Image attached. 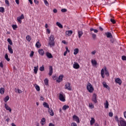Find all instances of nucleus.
<instances>
[{
  "mask_svg": "<svg viewBox=\"0 0 126 126\" xmlns=\"http://www.w3.org/2000/svg\"><path fill=\"white\" fill-rule=\"evenodd\" d=\"M105 74L106 76H109V71L107 70V67L106 66H104V68H102L101 70V75L102 78L105 77Z\"/></svg>",
  "mask_w": 126,
  "mask_h": 126,
  "instance_id": "obj_1",
  "label": "nucleus"
},
{
  "mask_svg": "<svg viewBox=\"0 0 126 126\" xmlns=\"http://www.w3.org/2000/svg\"><path fill=\"white\" fill-rule=\"evenodd\" d=\"M49 39V45L50 46V47H54V46H55V36L54 35L51 34Z\"/></svg>",
  "mask_w": 126,
  "mask_h": 126,
  "instance_id": "obj_2",
  "label": "nucleus"
},
{
  "mask_svg": "<svg viewBox=\"0 0 126 126\" xmlns=\"http://www.w3.org/2000/svg\"><path fill=\"white\" fill-rule=\"evenodd\" d=\"M87 90L90 93H93L94 91V88L93 86L90 83H88L87 84Z\"/></svg>",
  "mask_w": 126,
  "mask_h": 126,
  "instance_id": "obj_3",
  "label": "nucleus"
},
{
  "mask_svg": "<svg viewBox=\"0 0 126 126\" xmlns=\"http://www.w3.org/2000/svg\"><path fill=\"white\" fill-rule=\"evenodd\" d=\"M119 126H126V121L122 117L119 118Z\"/></svg>",
  "mask_w": 126,
  "mask_h": 126,
  "instance_id": "obj_4",
  "label": "nucleus"
},
{
  "mask_svg": "<svg viewBox=\"0 0 126 126\" xmlns=\"http://www.w3.org/2000/svg\"><path fill=\"white\" fill-rule=\"evenodd\" d=\"M64 89L68 90L69 91H71L72 88L71 86H70V83L68 82L66 83L64 86Z\"/></svg>",
  "mask_w": 126,
  "mask_h": 126,
  "instance_id": "obj_5",
  "label": "nucleus"
},
{
  "mask_svg": "<svg viewBox=\"0 0 126 126\" xmlns=\"http://www.w3.org/2000/svg\"><path fill=\"white\" fill-rule=\"evenodd\" d=\"M92 101L94 102L95 104L97 103L98 101H97V94H94L93 96L92 97Z\"/></svg>",
  "mask_w": 126,
  "mask_h": 126,
  "instance_id": "obj_6",
  "label": "nucleus"
},
{
  "mask_svg": "<svg viewBox=\"0 0 126 126\" xmlns=\"http://www.w3.org/2000/svg\"><path fill=\"white\" fill-rule=\"evenodd\" d=\"M22 19H24V15H23V14H22V15L17 17V21L18 22H19V23H22Z\"/></svg>",
  "mask_w": 126,
  "mask_h": 126,
  "instance_id": "obj_7",
  "label": "nucleus"
},
{
  "mask_svg": "<svg viewBox=\"0 0 126 126\" xmlns=\"http://www.w3.org/2000/svg\"><path fill=\"white\" fill-rule=\"evenodd\" d=\"M59 100L62 101V102H64L65 101V98H64V96H63V94L60 93L59 94Z\"/></svg>",
  "mask_w": 126,
  "mask_h": 126,
  "instance_id": "obj_8",
  "label": "nucleus"
},
{
  "mask_svg": "<svg viewBox=\"0 0 126 126\" xmlns=\"http://www.w3.org/2000/svg\"><path fill=\"white\" fill-rule=\"evenodd\" d=\"M72 118L73 121L76 122L77 124H79V123H80V121L79 120V117H78L77 116L74 115Z\"/></svg>",
  "mask_w": 126,
  "mask_h": 126,
  "instance_id": "obj_9",
  "label": "nucleus"
},
{
  "mask_svg": "<svg viewBox=\"0 0 126 126\" xmlns=\"http://www.w3.org/2000/svg\"><path fill=\"white\" fill-rule=\"evenodd\" d=\"M63 75H61L59 76L58 78L56 79L57 82L60 83V82H62L63 81Z\"/></svg>",
  "mask_w": 126,
  "mask_h": 126,
  "instance_id": "obj_10",
  "label": "nucleus"
},
{
  "mask_svg": "<svg viewBox=\"0 0 126 126\" xmlns=\"http://www.w3.org/2000/svg\"><path fill=\"white\" fill-rule=\"evenodd\" d=\"M105 35H106L107 38H113L112 33L109 32H105Z\"/></svg>",
  "mask_w": 126,
  "mask_h": 126,
  "instance_id": "obj_11",
  "label": "nucleus"
},
{
  "mask_svg": "<svg viewBox=\"0 0 126 126\" xmlns=\"http://www.w3.org/2000/svg\"><path fill=\"white\" fill-rule=\"evenodd\" d=\"M73 67L74 68H75V69H78V68H79V67H80V66L79 65V64H78V63H75L73 64Z\"/></svg>",
  "mask_w": 126,
  "mask_h": 126,
  "instance_id": "obj_12",
  "label": "nucleus"
},
{
  "mask_svg": "<svg viewBox=\"0 0 126 126\" xmlns=\"http://www.w3.org/2000/svg\"><path fill=\"white\" fill-rule=\"evenodd\" d=\"M72 33H73L72 31H66V32H65L66 36L69 37L71 35H72Z\"/></svg>",
  "mask_w": 126,
  "mask_h": 126,
  "instance_id": "obj_13",
  "label": "nucleus"
},
{
  "mask_svg": "<svg viewBox=\"0 0 126 126\" xmlns=\"http://www.w3.org/2000/svg\"><path fill=\"white\" fill-rule=\"evenodd\" d=\"M4 108L7 110V111H9L10 113H11V108L9 107L8 105H7V103H4Z\"/></svg>",
  "mask_w": 126,
  "mask_h": 126,
  "instance_id": "obj_14",
  "label": "nucleus"
},
{
  "mask_svg": "<svg viewBox=\"0 0 126 126\" xmlns=\"http://www.w3.org/2000/svg\"><path fill=\"white\" fill-rule=\"evenodd\" d=\"M8 50L10 54H13V50L12 49V47L10 45H8Z\"/></svg>",
  "mask_w": 126,
  "mask_h": 126,
  "instance_id": "obj_15",
  "label": "nucleus"
},
{
  "mask_svg": "<svg viewBox=\"0 0 126 126\" xmlns=\"http://www.w3.org/2000/svg\"><path fill=\"white\" fill-rule=\"evenodd\" d=\"M115 82L116 83H118V84H119V85H121L122 82V80H121L120 78H117L115 79Z\"/></svg>",
  "mask_w": 126,
  "mask_h": 126,
  "instance_id": "obj_16",
  "label": "nucleus"
},
{
  "mask_svg": "<svg viewBox=\"0 0 126 126\" xmlns=\"http://www.w3.org/2000/svg\"><path fill=\"white\" fill-rule=\"evenodd\" d=\"M45 55L48 59H53V55H52V54H51L50 52H46L45 53Z\"/></svg>",
  "mask_w": 126,
  "mask_h": 126,
  "instance_id": "obj_17",
  "label": "nucleus"
},
{
  "mask_svg": "<svg viewBox=\"0 0 126 126\" xmlns=\"http://www.w3.org/2000/svg\"><path fill=\"white\" fill-rule=\"evenodd\" d=\"M52 74H53V66H49V76H52Z\"/></svg>",
  "mask_w": 126,
  "mask_h": 126,
  "instance_id": "obj_18",
  "label": "nucleus"
},
{
  "mask_svg": "<svg viewBox=\"0 0 126 126\" xmlns=\"http://www.w3.org/2000/svg\"><path fill=\"white\" fill-rule=\"evenodd\" d=\"M38 53L40 56H44L45 55V52H44L43 49H39L38 50Z\"/></svg>",
  "mask_w": 126,
  "mask_h": 126,
  "instance_id": "obj_19",
  "label": "nucleus"
},
{
  "mask_svg": "<svg viewBox=\"0 0 126 126\" xmlns=\"http://www.w3.org/2000/svg\"><path fill=\"white\" fill-rule=\"evenodd\" d=\"M40 124L41 126H44L45 124H46V119L45 118H42L41 121H40Z\"/></svg>",
  "mask_w": 126,
  "mask_h": 126,
  "instance_id": "obj_20",
  "label": "nucleus"
},
{
  "mask_svg": "<svg viewBox=\"0 0 126 126\" xmlns=\"http://www.w3.org/2000/svg\"><path fill=\"white\" fill-rule=\"evenodd\" d=\"M95 124V119L94 118H92L91 120L90 121V125L91 126H93Z\"/></svg>",
  "mask_w": 126,
  "mask_h": 126,
  "instance_id": "obj_21",
  "label": "nucleus"
},
{
  "mask_svg": "<svg viewBox=\"0 0 126 126\" xmlns=\"http://www.w3.org/2000/svg\"><path fill=\"white\" fill-rule=\"evenodd\" d=\"M48 112L50 113V116H54V111H53V109H52V108H49Z\"/></svg>",
  "mask_w": 126,
  "mask_h": 126,
  "instance_id": "obj_22",
  "label": "nucleus"
},
{
  "mask_svg": "<svg viewBox=\"0 0 126 126\" xmlns=\"http://www.w3.org/2000/svg\"><path fill=\"white\" fill-rule=\"evenodd\" d=\"M92 63L94 66H95V65H97V62L95 60H92Z\"/></svg>",
  "mask_w": 126,
  "mask_h": 126,
  "instance_id": "obj_23",
  "label": "nucleus"
},
{
  "mask_svg": "<svg viewBox=\"0 0 126 126\" xmlns=\"http://www.w3.org/2000/svg\"><path fill=\"white\" fill-rule=\"evenodd\" d=\"M56 25H57V26H58V27H59V28H61V29L63 28V25H62V24H61L59 22H57L56 23Z\"/></svg>",
  "mask_w": 126,
  "mask_h": 126,
  "instance_id": "obj_24",
  "label": "nucleus"
},
{
  "mask_svg": "<svg viewBox=\"0 0 126 126\" xmlns=\"http://www.w3.org/2000/svg\"><path fill=\"white\" fill-rule=\"evenodd\" d=\"M26 39L27 40H28V42H30L31 40L32 39V38L29 35H27L26 37Z\"/></svg>",
  "mask_w": 126,
  "mask_h": 126,
  "instance_id": "obj_25",
  "label": "nucleus"
},
{
  "mask_svg": "<svg viewBox=\"0 0 126 126\" xmlns=\"http://www.w3.org/2000/svg\"><path fill=\"white\" fill-rule=\"evenodd\" d=\"M0 94L1 95H3V94H4V88H0Z\"/></svg>",
  "mask_w": 126,
  "mask_h": 126,
  "instance_id": "obj_26",
  "label": "nucleus"
},
{
  "mask_svg": "<svg viewBox=\"0 0 126 126\" xmlns=\"http://www.w3.org/2000/svg\"><path fill=\"white\" fill-rule=\"evenodd\" d=\"M35 47H36L37 48H41V43H40V42H36L35 44Z\"/></svg>",
  "mask_w": 126,
  "mask_h": 126,
  "instance_id": "obj_27",
  "label": "nucleus"
},
{
  "mask_svg": "<svg viewBox=\"0 0 126 126\" xmlns=\"http://www.w3.org/2000/svg\"><path fill=\"white\" fill-rule=\"evenodd\" d=\"M33 71L35 74H37V73L38 72V66L34 67Z\"/></svg>",
  "mask_w": 126,
  "mask_h": 126,
  "instance_id": "obj_28",
  "label": "nucleus"
},
{
  "mask_svg": "<svg viewBox=\"0 0 126 126\" xmlns=\"http://www.w3.org/2000/svg\"><path fill=\"white\" fill-rule=\"evenodd\" d=\"M43 106L45 108H47L48 109H50V106H49V104H48V103L47 102H44Z\"/></svg>",
  "mask_w": 126,
  "mask_h": 126,
  "instance_id": "obj_29",
  "label": "nucleus"
},
{
  "mask_svg": "<svg viewBox=\"0 0 126 126\" xmlns=\"http://www.w3.org/2000/svg\"><path fill=\"white\" fill-rule=\"evenodd\" d=\"M78 52H79V49L78 48H76L74 50V55H77L78 54Z\"/></svg>",
  "mask_w": 126,
  "mask_h": 126,
  "instance_id": "obj_30",
  "label": "nucleus"
},
{
  "mask_svg": "<svg viewBox=\"0 0 126 126\" xmlns=\"http://www.w3.org/2000/svg\"><path fill=\"white\" fill-rule=\"evenodd\" d=\"M8 100H9V96L7 95L3 99V101L6 103V102H7V101H8Z\"/></svg>",
  "mask_w": 126,
  "mask_h": 126,
  "instance_id": "obj_31",
  "label": "nucleus"
},
{
  "mask_svg": "<svg viewBox=\"0 0 126 126\" xmlns=\"http://www.w3.org/2000/svg\"><path fill=\"white\" fill-rule=\"evenodd\" d=\"M4 58L7 62H9V61H10V59L8 58V55H7V54H5Z\"/></svg>",
  "mask_w": 126,
  "mask_h": 126,
  "instance_id": "obj_32",
  "label": "nucleus"
},
{
  "mask_svg": "<svg viewBox=\"0 0 126 126\" xmlns=\"http://www.w3.org/2000/svg\"><path fill=\"white\" fill-rule=\"evenodd\" d=\"M82 35H83V32H82V31H79L78 32L79 38H81V36H82Z\"/></svg>",
  "mask_w": 126,
  "mask_h": 126,
  "instance_id": "obj_33",
  "label": "nucleus"
},
{
  "mask_svg": "<svg viewBox=\"0 0 126 126\" xmlns=\"http://www.w3.org/2000/svg\"><path fill=\"white\" fill-rule=\"evenodd\" d=\"M91 35H92V38H93L94 40H95L96 39V34L94 33L93 32H91Z\"/></svg>",
  "mask_w": 126,
  "mask_h": 126,
  "instance_id": "obj_34",
  "label": "nucleus"
},
{
  "mask_svg": "<svg viewBox=\"0 0 126 126\" xmlns=\"http://www.w3.org/2000/svg\"><path fill=\"white\" fill-rule=\"evenodd\" d=\"M105 105V108L106 109H108V108H109V102H108V101H106V103L104 104Z\"/></svg>",
  "mask_w": 126,
  "mask_h": 126,
  "instance_id": "obj_35",
  "label": "nucleus"
},
{
  "mask_svg": "<svg viewBox=\"0 0 126 126\" xmlns=\"http://www.w3.org/2000/svg\"><path fill=\"white\" fill-rule=\"evenodd\" d=\"M68 108H69V106L68 105H64L62 109L64 111H65V110H66V109H68Z\"/></svg>",
  "mask_w": 126,
  "mask_h": 126,
  "instance_id": "obj_36",
  "label": "nucleus"
},
{
  "mask_svg": "<svg viewBox=\"0 0 126 126\" xmlns=\"http://www.w3.org/2000/svg\"><path fill=\"white\" fill-rule=\"evenodd\" d=\"M91 32L94 31V33H98V30L96 29H94L93 28H91L90 29Z\"/></svg>",
  "mask_w": 126,
  "mask_h": 126,
  "instance_id": "obj_37",
  "label": "nucleus"
},
{
  "mask_svg": "<svg viewBox=\"0 0 126 126\" xmlns=\"http://www.w3.org/2000/svg\"><path fill=\"white\" fill-rule=\"evenodd\" d=\"M7 41L8 43H9V45H11V46H12V45H13L12 41L11 40V39H10V38H8L7 39Z\"/></svg>",
  "mask_w": 126,
  "mask_h": 126,
  "instance_id": "obj_38",
  "label": "nucleus"
},
{
  "mask_svg": "<svg viewBox=\"0 0 126 126\" xmlns=\"http://www.w3.org/2000/svg\"><path fill=\"white\" fill-rule=\"evenodd\" d=\"M102 84H103V87H104V88H108V87H109V86H108V85H107V83L105 82H103L102 83Z\"/></svg>",
  "mask_w": 126,
  "mask_h": 126,
  "instance_id": "obj_39",
  "label": "nucleus"
},
{
  "mask_svg": "<svg viewBox=\"0 0 126 126\" xmlns=\"http://www.w3.org/2000/svg\"><path fill=\"white\" fill-rule=\"evenodd\" d=\"M39 70L40 71H44V70H45V67H44V65H42V66L40 67Z\"/></svg>",
  "mask_w": 126,
  "mask_h": 126,
  "instance_id": "obj_40",
  "label": "nucleus"
},
{
  "mask_svg": "<svg viewBox=\"0 0 126 126\" xmlns=\"http://www.w3.org/2000/svg\"><path fill=\"white\" fill-rule=\"evenodd\" d=\"M0 12L4 13V8L3 7H0Z\"/></svg>",
  "mask_w": 126,
  "mask_h": 126,
  "instance_id": "obj_41",
  "label": "nucleus"
},
{
  "mask_svg": "<svg viewBox=\"0 0 126 126\" xmlns=\"http://www.w3.org/2000/svg\"><path fill=\"white\" fill-rule=\"evenodd\" d=\"M89 108H90V109H94V105H93V104H92V103H89Z\"/></svg>",
  "mask_w": 126,
  "mask_h": 126,
  "instance_id": "obj_42",
  "label": "nucleus"
},
{
  "mask_svg": "<svg viewBox=\"0 0 126 126\" xmlns=\"http://www.w3.org/2000/svg\"><path fill=\"white\" fill-rule=\"evenodd\" d=\"M115 119L116 122H118V125H119V123H120V120H119V117H118V116H115Z\"/></svg>",
  "mask_w": 126,
  "mask_h": 126,
  "instance_id": "obj_43",
  "label": "nucleus"
},
{
  "mask_svg": "<svg viewBox=\"0 0 126 126\" xmlns=\"http://www.w3.org/2000/svg\"><path fill=\"white\" fill-rule=\"evenodd\" d=\"M44 83L45 85H48V84H49V80H48V79H45L44 80Z\"/></svg>",
  "mask_w": 126,
  "mask_h": 126,
  "instance_id": "obj_44",
  "label": "nucleus"
},
{
  "mask_svg": "<svg viewBox=\"0 0 126 126\" xmlns=\"http://www.w3.org/2000/svg\"><path fill=\"white\" fill-rule=\"evenodd\" d=\"M12 27L13 30H16V29L17 28V25H12Z\"/></svg>",
  "mask_w": 126,
  "mask_h": 126,
  "instance_id": "obj_45",
  "label": "nucleus"
},
{
  "mask_svg": "<svg viewBox=\"0 0 126 126\" xmlns=\"http://www.w3.org/2000/svg\"><path fill=\"white\" fill-rule=\"evenodd\" d=\"M35 89L36 91H40V87L38 85H36L35 86Z\"/></svg>",
  "mask_w": 126,
  "mask_h": 126,
  "instance_id": "obj_46",
  "label": "nucleus"
},
{
  "mask_svg": "<svg viewBox=\"0 0 126 126\" xmlns=\"http://www.w3.org/2000/svg\"><path fill=\"white\" fill-rule=\"evenodd\" d=\"M44 3H45V5H46V6H49V2H48V1L47 0H44Z\"/></svg>",
  "mask_w": 126,
  "mask_h": 126,
  "instance_id": "obj_47",
  "label": "nucleus"
},
{
  "mask_svg": "<svg viewBox=\"0 0 126 126\" xmlns=\"http://www.w3.org/2000/svg\"><path fill=\"white\" fill-rule=\"evenodd\" d=\"M5 3L8 6H9V1L8 0H5Z\"/></svg>",
  "mask_w": 126,
  "mask_h": 126,
  "instance_id": "obj_48",
  "label": "nucleus"
},
{
  "mask_svg": "<svg viewBox=\"0 0 126 126\" xmlns=\"http://www.w3.org/2000/svg\"><path fill=\"white\" fill-rule=\"evenodd\" d=\"M33 56H34V51H31V53L30 54V57L31 58H32V57H33Z\"/></svg>",
  "mask_w": 126,
  "mask_h": 126,
  "instance_id": "obj_49",
  "label": "nucleus"
},
{
  "mask_svg": "<svg viewBox=\"0 0 126 126\" xmlns=\"http://www.w3.org/2000/svg\"><path fill=\"white\" fill-rule=\"evenodd\" d=\"M110 22L113 23V24H115L116 23V21L113 19H110Z\"/></svg>",
  "mask_w": 126,
  "mask_h": 126,
  "instance_id": "obj_50",
  "label": "nucleus"
},
{
  "mask_svg": "<svg viewBox=\"0 0 126 126\" xmlns=\"http://www.w3.org/2000/svg\"><path fill=\"white\" fill-rule=\"evenodd\" d=\"M61 11L62 12H66V11H67V9L65 8L62 9Z\"/></svg>",
  "mask_w": 126,
  "mask_h": 126,
  "instance_id": "obj_51",
  "label": "nucleus"
},
{
  "mask_svg": "<svg viewBox=\"0 0 126 126\" xmlns=\"http://www.w3.org/2000/svg\"><path fill=\"white\" fill-rule=\"evenodd\" d=\"M71 126H77V124L76 123L73 122L71 124Z\"/></svg>",
  "mask_w": 126,
  "mask_h": 126,
  "instance_id": "obj_52",
  "label": "nucleus"
},
{
  "mask_svg": "<svg viewBox=\"0 0 126 126\" xmlns=\"http://www.w3.org/2000/svg\"><path fill=\"white\" fill-rule=\"evenodd\" d=\"M123 61H126V57L125 56H123L122 57Z\"/></svg>",
  "mask_w": 126,
  "mask_h": 126,
  "instance_id": "obj_53",
  "label": "nucleus"
},
{
  "mask_svg": "<svg viewBox=\"0 0 126 126\" xmlns=\"http://www.w3.org/2000/svg\"><path fill=\"white\" fill-rule=\"evenodd\" d=\"M110 42H111V43H112V44H114V42H115V40H114V38H111V39H110Z\"/></svg>",
  "mask_w": 126,
  "mask_h": 126,
  "instance_id": "obj_54",
  "label": "nucleus"
},
{
  "mask_svg": "<svg viewBox=\"0 0 126 126\" xmlns=\"http://www.w3.org/2000/svg\"><path fill=\"white\" fill-rule=\"evenodd\" d=\"M113 114L112 112H109V117H113Z\"/></svg>",
  "mask_w": 126,
  "mask_h": 126,
  "instance_id": "obj_55",
  "label": "nucleus"
},
{
  "mask_svg": "<svg viewBox=\"0 0 126 126\" xmlns=\"http://www.w3.org/2000/svg\"><path fill=\"white\" fill-rule=\"evenodd\" d=\"M0 67H1L2 68L3 67V64L2 63V62L0 63Z\"/></svg>",
  "mask_w": 126,
  "mask_h": 126,
  "instance_id": "obj_56",
  "label": "nucleus"
},
{
  "mask_svg": "<svg viewBox=\"0 0 126 126\" xmlns=\"http://www.w3.org/2000/svg\"><path fill=\"white\" fill-rule=\"evenodd\" d=\"M46 32H47L48 34H50V33H51V31H50V29H47L46 30Z\"/></svg>",
  "mask_w": 126,
  "mask_h": 126,
  "instance_id": "obj_57",
  "label": "nucleus"
},
{
  "mask_svg": "<svg viewBox=\"0 0 126 126\" xmlns=\"http://www.w3.org/2000/svg\"><path fill=\"white\" fill-rule=\"evenodd\" d=\"M17 92H18V93L21 94V93H22V91H21V90L18 89Z\"/></svg>",
  "mask_w": 126,
  "mask_h": 126,
  "instance_id": "obj_58",
  "label": "nucleus"
},
{
  "mask_svg": "<svg viewBox=\"0 0 126 126\" xmlns=\"http://www.w3.org/2000/svg\"><path fill=\"white\" fill-rule=\"evenodd\" d=\"M34 2L36 4H39V1L35 0L34 1Z\"/></svg>",
  "mask_w": 126,
  "mask_h": 126,
  "instance_id": "obj_59",
  "label": "nucleus"
},
{
  "mask_svg": "<svg viewBox=\"0 0 126 126\" xmlns=\"http://www.w3.org/2000/svg\"><path fill=\"white\" fill-rule=\"evenodd\" d=\"M53 12L54 13H57V12H58V10H57V9H53Z\"/></svg>",
  "mask_w": 126,
  "mask_h": 126,
  "instance_id": "obj_60",
  "label": "nucleus"
},
{
  "mask_svg": "<svg viewBox=\"0 0 126 126\" xmlns=\"http://www.w3.org/2000/svg\"><path fill=\"white\" fill-rule=\"evenodd\" d=\"M99 29L100 31H104V29L101 27H99Z\"/></svg>",
  "mask_w": 126,
  "mask_h": 126,
  "instance_id": "obj_61",
  "label": "nucleus"
},
{
  "mask_svg": "<svg viewBox=\"0 0 126 126\" xmlns=\"http://www.w3.org/2000/svg\"><path fill=\"white\" fill-rule=\"evenodd\" d=\"M124 118L126 119V111L124 112Z\"/></svg>",
  "mask_w": 126,
  "mask_h": 126,
  "instance_id": "obj_62",
  "label": "nucleus"
},
{
  "mask_svg": "<svg viewBox=\"0 0 126 126\" xmlns=\"http://www.w3.org/2000/svg\"><path fill=\"white\" fill-rule=\"evenodd\" d=\"M35 126H40V124H39V122H36L35 123Z\"/></svg>",
  "mask_w": 126,
  "mask_h": 126,
  "instance_id": "obj_63",
  "label": "nucleus"
},
{
  "mask_svg": "<svg viewBox=\"0 0 126 126\" xmlns=\"http://www.w3.org/2000/svg\"><path fill=\"white\" fill-rule=\"evenodd\" d=\"M49 126H55V125L53 124V123H49Z\"/></svg>",
  "mask_w": 126,
  "mask_h": 126,
  "instance_id": "obj_64",
  "label": "nucleus"
}]
</instances>
